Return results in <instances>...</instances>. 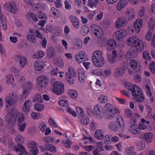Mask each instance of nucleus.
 Here are the masks:
<instances>
[{"label": "nucleus", "mask_w": 155, "mask_h": 155, "mask_svg": "<svg viewBox=\"0 0 155 155\" xmlns=\"http://www.w3.org/2000/svg\"><path fill=\"white\" fill-rule=\"evenodd\" d=\"M125 87L128 93H132V96L138 102H142L144 101V97L141 89L137 85H132L130 83L126 84Z\"/></svg>", "instance_id": "f257e3e1"}, {"label": "nucleus", "mask_w": 155, "mask_h": 155, "mask_svg": "<svg viewBox=\"0 0 155 155\" xmlns=\"http://www.w3.org/2000/svg\"><path fill=\"white\" fill-rule=\"evenodd\" d=\"M17 94L15 92L10 93L7 94L5 97V109L9 111L10 110L12 109L18 99Z\"/></svg>", "instance_id": "f03ea898"}, {"label": "nucleus", "mask_w": 155, "mask_h": 155, "mask_svg": "<svg viewBox=\"0 0 155 155\" xmlns=\"http://www.w3.org/2000/svg\"><path fill=\"white\" fill-rule=\"evenodd\" d=\"M92 59L93 64L97 67H102L105 63L102 52L100 50H96L93 52Z\"/></svg>", "instance_id": "7ed1b4c3"}, {"label": "nucleus", "mask_w": 155, "mask_h": 155, "mask_svg": "<svg viewBox=\"0 0 155 155\" xmlns=\"http://www.w3.org/2000/svg\"><path fill=\"white\" fill-rule=\"evenodd\" d=\"M127 43L129 46L136 47L138 51H142L144 49L143 42L137 37L133 36L130 37L127 39Z\"/></svg>", "instance_id": "20e7f679"}, {"label": "nucleus", "mask_w": 155, "mask_h": 155, "mask_svg": "<svg viewBox=\"0 0 155 155\" xmlns=\"http://www.w3.org/2000/svg\"><path fill=\"white\" fill-rule=\"evenodd\" d=\"M101 106L97 104L95 106L94 108V113L92 111V107L90 106L87 108V114L90 116H92L93 115L97 119L99 120L101 119L103 117V114L101 111Z\"/></svg>", "instance_id": "39448f33"}, {"label": "nucleus", "mask_w": 155, "mask_h": 155, "mask_svg": "<svg viewBox=\"0 0 155 155\" xmlns=\"http://www.w3.org/2000/svg\"><path fill=\"white\" fill-rule=\"evenodd\" d=\"M3 7L6 11L13 14H15L18 10L16 3L13 1L6 2L4 4Z\"/></svg>", "instance_id": "423d86ee"}, {"label": "nucleus", "mask_w": 155, "mask_h": 155, "mask_svg": "<svg viewBox=\"0 0 155 155\" xmlns=\"http://www.w3.org/2000/svg\"><path fill=\"white\" fill-rule=\"evenodd\" d=\"M52 89L55 94L59 95H61L64 92V84L61 81L54 82L53 83Z\"/></svg>", "instance_id": "0eeeda50"}, {"label": "nucleus", "mask_w": 155, "mask_h": 155, "mask_svg": "<svg viewBox=\"0 0 155 155\" xmlns=\"http://www.w3.org/2000/svg\"><path fill=\"white\" fill-rule=\"evenodd\" d=\"M36 82L40 88L42 89L47 86L49 82V79L45 76H40L36 79Z\"/></svg>", "instance_id": "6e6552de"}, {"label": "nucleus", "mask_w": 155, "mask_h": 155, "mask_svg": "<svg viewBox=\"0 0 155 155\" xmlns=\"http://www.w3.org/2000/svg\"><path fill=\"white\" fill-rule=\"evenodd\" d=\"M38 143L34 140L28 142L27 146L30 149V151L33 155H36L38 153Z\"/></svg>", "instance_id": "1a4fd4ad"}, {"label": "nucleus", "mask_w": 155, "mask_h": 155, "mask_svg": "<svg viewBox=\"0 0 155 155\" xmlns=\"http://www.w3.org/2000/svg\"><path fill=\"white\" fill-rule=\"evenodd\" d=\"M127 21L126 18L122 16L118 17L115 23V27L119 29L126 25Z\"/></svg>", "instance_id": "9d476101"}, {"label": "nucleus", "mask_w": 155, "mask_h": 155, "mask_svg": "<svg viewBox=\"0 0 155 155\" xmlns=\"http://www.w3.org/2000/svg\"><path fill=\"white\" fill-rule=\"evenodd\" d=\"M126 31L123 29H121L115 31L114 34V36L118 40H122L126 35Z\"/></svg>", "instance_id": "9b49d317"}, {"label": "nucleus", "mask_w": 155, "mask_h": 155, "mask_svg": "<svg viewBox=\"0 0 155 155\" xmlns=\"http://www.w3.org/2000/svg\"><path fill=\"white\" fill-rule=\"evenodd\" d=\"M92 32L98 38H100L103 35V31L101 27L99 26L93 25L91 26Z\"/></svg>", "instance_id": "f8f14e48"}, {"label": "nucleus", "mask_w": 155, "mask_h": 155, "mask_svg": "<svg viewBox=\"0 0 155 155\" xmlns=\"http://www.w3.org/2000/svg\"><path fill=\"white\" fill-rule=\"evenodd\" d=\"M75 58L77 62L80 64L82 62L87 60L86 57V54L83 51H80L79 53L76 54L75 56Z\"/></svg>", "instance_id": "ddd939ff"}, {"label": "nucleus", "mask_w": 155, "mask_h": 155, "mask_svg": "<svg viewBox=\"0 0 155 155\" xmlns=\"http://www.w3.org/2000/svg\"><path fill=\"white\" fill-rule=\"evenodd\" d=\"M69 19L72 23L74 27L76 29H78L80 27V21L79 18L74 15H71Z\"/></svg>", "instance_id": "4468645a"}, {"label": "nucleus", "mask_w": 155, "mask_h": 155, "mask_svg": "<svg viewBox=\"0 0 155 155\" xmlns=\"http://www.w3.org/2000/svg\"><path fill=\"white\" fill-rule=\"evenodd\" d=\"M154 137L153 134L151 132L145 133L141 134V138L144 140L147 143L152 142Z\"/></svg>", "instance_id": "2eb2a0df"}, {"label": "nucleus", "mask_w": 155, "mask_h": 155, "mask_svg": "<svg viewBox=\"0 0 155 155\" xmlns=\"http://www.w3.org/2000/svg\"><path fill=\"white\" fill-rule=\"evenodd\" d=\"M15 58L20 68H23L25 65L27 61L25 57L21 56L19 55H16Z\"/></svg>", "instance_id": "dca6fc26"}, {"label": "nucleus", "mask_w": 155, "mask_h": 155, "mask_svg": "<svg viewBox=\"0 0 155 155\" xmlns=\"http://www.w3.org/2000/svg\"><path fill=\"white\" fill-rule=\"evenodd\" d=\"M116 123L120 128L121 131H124L125 129L124 123L122 115H118L117 116Z\"/></svg>", "instance_id": "f3484780"}, {"label": "nucleus", "mask_w": 155, "mask_h": 155, "mask_svg": "<svg viewBox=\"0 0 155 155\" xmlns=\"http://www.w3.org/2000/svg\"><path fill=\"white\" fill-rule=\"evenodd\" d=\"M143 20L140 18L137 19L134 23V25L136 33L138 34L140 31V28L143 25Z\"/></svg>", "instance_id": "a211bd4d"}, {"label": "nucleus", "mask_w": 155, "mask_h": 155, "mask_svg": "<svg viewBox=\"0 0 155 155\" xmlns=\"http://www.w3.org/2000/svg\"><path fill=\"white\" fill-rule=\"evenodd\" d=\"M128 130L129 132L132 134H139L140 132L139 130L138 125L136 124L130 125L128 128Z\"/></svg>", "instance_id": "6ab92c4d"}, {"label": "nucleus", "mask_w": 155, "mask_h": 155, "mask_svg": "<svg viewBox=\"0 0 155 155\" xmlns=\"http://www.w3.org/2000/svg\"><path fill=\"white\" fill-rule=\"evenodd\" d=\"M78 73L80 81L82 83H84L86 78L85 71L83 68H80L78 70Z\"/></svg>", "instance_id": "aec40b11"}, {"label": "nucleus", "mask_w": 155, "mask_h": 155, "mask_svg": "<svg viewBox=\"0 0 155 155\" xmlns=\"http://www.w3.org/2000/svg\"><path fill=\"white\" fill-rule=\"evenodd\" d=\"M125 15L128 19L130 20L135 18L136 13L134 10L132 8H130L127 9Z\"/></svg>", "instance_id": "412c9836"}, {"label": "nucleus", "mask_w": 155, "mask_h": 155, "mask_svg": "<svg viewBox=\"0 0 155 155\" xmlns=\"http://www.w3.org/2000/svg\"><path fill=\"white\" fill-rule=\"evenodd\" d=\"M45 63L41 60L35 61L34 64V68L37 71H41L45 67Z\"/></svg>", "instance_id": "4be33fe9"}, {"label": "nucleus", "mask_w": 155, "mask_h": 155, "mask_svg": "<svg viewBox=\"0 0 155 155\" xmlns=\"http://www.w3.org/2000/svg\"><path fill=\"white\" fill-rule=\"evenodd\" d=\"M104 133L103 130L98 129L96 130L94 134L95 138L99 140H102L104 137Z\"/></svg>", "instance_id": "5701e85b"}, {"label": "nucleus", "mask_w": 155, "mask_h": 155, "mask_svg": "<svg viewBox=\"0 0 155 155\" xmlns=\"http://www.w3.org/2000/svg\"><path fill=\"white\" fill-rule=\"evenodd\" d=\"M31 107V102L29 100H26L24 103L22 108V111L25 113H28L30 110Z\"/></svg>", "instance_id": "b1692460"}, {"label": "nucleus", "mask_w": 155, "mask_h": 155, "mask_svg": "<svg viewBox=\"0 0 155 155\" xmlns=\"http://www.w3.org/2000/svg\"><path fill=\"white\" fill-rule=\"evenodd\" d=\"M107 44L108 45L107 49L108 50L114 49L117 47V42L113 39L108 40Z\"/></svg>", "instance_id": "393cba45"}, {"label": "nucleus", "mask_w": 155, "mask_h": 155, "mask_svg": "<svg viewBox=\"0 0 155 155\" xmlns=\"http://www.w3.org/2000/svg\"><path fill=\"white\" fill-rule=\"evenodd\" d=\"M127 4V0H120L117 3V10L118 11H120L126 6Z\"/></svg>", "instance_id": "a878e982"}, {"label": "nucleus", "mask_w": 155, "mask_h": 155, "mask_svg": "<svg viewBox=\"0 0 155 155\" xmlns=\"http://www.w3.org/2000/svg\"><path fill=\"white\" fill-rule=\"evenodd\" d=\"M126 68L124 66H122L120 68H116L114 70V73L117 76L122 75L126 71Z\"/></svg>", "instance_id": "bb28decb"}, {"label": "nucleus", "mask_w": 155, "mask_h": 155, "mask_svg": "<svg viewBox=\"0 0 155 155\" xmlns=\"http://www.w3.org/2000/svg\"><path fill=\"white\" fill-rule=\"evenodd\" d=\"M13 118L18 119V124L22 123L25 120L24 116L23 114L21 112L15 113L13 117Z\"/></svg>", "instance_id": "cd10ccee"}, {"label": "nucleus", "mask_w": 155, "mask_h": 155, "mask_svg": "<svg viewBox=\"0 0 155 155\" xmlns=\"http://www.w3.org/2000/svg\"><path fill=\"white\" fill-rule=\"evenodd\" d=\"M109 128L110 130L116 132H121L120 128L116 123L111 122L109 125Z\"/></svg>", "instance_id": "c85d7f7f"}, {"label": "nucleus", "mask_w": 155, "mask_h": 155, "mask_svg": "<svg viewBox=\"0 0 155 155\" xmlns=\"http://www.w3.org/2000/svg\"><path fill=\"white\" fill-rule=\"evenodd\" d=\"M5 83L8 86L13 85L14 81V77L11 74H8L5 79Z\"/></svg>", "instance_id": "c756f323"}, {"label": "nucleus", "mask_w": 155, "mask_h": 155, "mask_svg": "<svg viewBox=\"0 0 155 155\" xmlns=\"http://www.w3.org/2000/svg\"><path fill=\"white\" fill-rule=\"evenodd\" d=\"M26 18L30 21L36 22L38 21L37 15L34 13H30L28 14L27 15Z\"/></svg>", "instance_id": "7c9ffc66"}, {"label": "nucleus", "mask_w": 155, "mask_h": 155, "mask_svg": "<svg viewBox=\"0 0 155 155\" xmlns=\"http://www.w3.org/2000/svg\"><path fill=\"white\" fill-rule=\"evenodd\" d=\"M14 148L16 151H19L22 152L24 154H26V155H29L28 153L26 152L25 147L20 144H18L15 146Z\"/></svg>", "instance_id": "2f4dec72"}, {"label": "nucleus", "mask_w": 155, "mask_h": 155, "mask_svg": "<svg viewBox=\"0 0 155 155\" xmlns=\"http://www.w3.org/2000/svg\"><path fill=\"white\" fill-rule=\"evenodd\" d=\"M28 40L31 43H35L36 40L35 37L33 35V32L31 30H30L29 32L26 36Z\"/></svg>", "instance_id": "473e14b6"}, {"label": "nucleus", "mask_w": 155, "mask_h": 155, "mask_svg": "<svg viewBox=\"0 0 155 155\" xmlns=\"http://www.w3.org/2000/svg\"><path fill=\"white\" fill-rule=\"evenodd\" d=\"M22 87L24 90H29L30 91L32 87V84L30 81H25L22 84Z\"/></svg>", "instance_id": "72a5a7b5"}, {"label": "nucleus", "mask_w": 155, "mask_h": 155, "mask_svg": "<svg viewBox=\"0 0 155 155\" xmlns=\"http://www.w3.org/2000/svg\"><path fill=\"white\" fill-rule=\"evenodd\" d=\"M47 52V56L49 58L53 57L55 54L54 48L53 47L48 48V49Z\"/></svg>", "instance_id": "f704fd0d"}, {"label": "nucleus", "mask_w": 155, "mask_h": 155, "mask_svg": "<svg viewBox=\"0 0 155 155\" xmlns=\"http://www.w3.org/2000/svg\"><path fill=\"white\" fill-rule=\"evenodd\" d=\"M137 55V52L132 48L129 49L126 54L127 56L132 58H135Z\"/></svg>", "instance_id": "c9c22d12"}, {"label": "nucleus", "mask_w": 155, "mask_h": 155, "mask_svg": "<svg viewBox=\"0 0 155 155\" xmlns=\"http://www.w3.org/2000/svg\"><path fill=\"white\" fill-rule=\"evenodd\" d=\"M34 108L35 110L39 112L44 109L45 106L43 104L36 103L34 105Z\"/></svg>", "instance_id": "e433bc0d"}, {"label": "nucleus", "mask_w": 155, "mask_h": 155, "mask_svg": "<svg viewBox=\"0 0 155 155\" xmlns=\"http://www.w3.org/2000/svg\"><path fill=\"white\" fill-rule=\"evenodd\" d=\"M89 31L88 28L85 25H83L81 28L80 33L82 35H87Z\"/></svg>", "instance_id": "4c0bfd02"}, {"label": "nucleus", "mask_w": 155, "mask_h": 155, "mask_svg": "<svg viewBox=\"0 0 155 155\" xmlns=\"http://www.w3.org/2000/svg\"><path fill=\"white\" fill-rule=\"evenodd\" d=\"M31 116L32 119L37 120L42 117V115L40 113L33 112L31 113Z\"/></svg>", "instance_id": "58836bf2"}, {"label": "nucleus", "mask_w": 155, "mask_h": 155, "mask_svg": "<svg viewBox=\"0 0 155 155\" xmlns=\"http://www.w3.org/2000/svg\"><path fill=\"white\" fill-rule=\"evenodd\" d=\"M104 115L107 119H112L114 116L113 110L104 112Z\"/></svg>", "instance_id": "ea45409f"}, {"label": "nucleus", "mask_w": 155, "mask_h": 155, "mask_svg": "<svg viewBox=\"0 0 155 155\" xmlns=\"http://www.w3.org/2000/svg\"><path fill=\"white\" fill-rule=\"evenodd\" d=\"M45 146L46 149L50 151L55 153L57 151L56 148L53 145L47 144L45 145Z\"/></svg>", "instance_id": "a19ab883"}, {"label": "nucleus", "mask_w": 155, "mask_h": 155, "mask_svg": "<svg viewBox=\"0 0 155 155\" xmlns=\"http://www.w3.org/2000/svg\"><path fill=\"white\" fill-rule=\"evenodd\" d=\"M44 55V53L42 51H38L35 53L33 55V57L35 59H37L43 57Z\"/></svg>", "instance_id": "79ce46f5"}, {"label": "nucleus", "mask_w": 155, "mask_h": 155, "mask_svg": "<svg viewBox=\"0 0 155 155\" xmlns=\"http://www.w3.org/2000/svg\"><path fill=\"white\" fill-rule=\"evenodd\" d=\"M114 106L110 103H107L103 107L104 112L113 110Z\"/></svg>", "instance_id": "37998d69"}, {"label": "nucleus", "mask_w": 155, "mask_h": 155, "mask_svg": "<svg viewBox=\"0 0 155 155\" xmlns=\"http://www.w3.org/2000/svg\"><path fill=\"white\" fill-rule=\"evenodd\" d=\"M130 66L131 68L134 69H136L138 65L137 61L134 59H132L129 63Z\"/></svg>", "instance_id": "c03bdc74"}, {"label": "nucleus", "mask_w": 155, "mask_h": 155, "mask_svg": "<svg viewBox=\"0 0 155 155\" xmlns=\"http://www.w3.org/2000/svg\"><path fill=\"white\" fill-rule=\"evenodd\" d=\"M74 45L78 49L80 48L82 46V43L79 38H76L74 40Z\"/></svg>", "instance_id": "a18cd8bd"}, {"label": "nucleus", "mask_w": 155, "mask_h": 155, "mask_svg": "<svg viewBox=\"0 0 155 155\" xmlns=\"http://www.w3.org/2000/svg\"><path fill=\"white\" fill-rule=\"evenodd\" d=\"M98 101L100 104L105 103L107 101V96L104 95H101L98 97Z\"/></svg>", "instance_id": "49530a36"}, {"label": "nucleus", "mask_w": 155, "mask_h": 155, "mask_svg": "<svg viewBox=\"0 0 155 155\" xmlns=\"http://www.w3.org/2000/svg\"><path fill=\"white\" fill-rule=\"evenodd\" d=\"M21 36V35L17 33H15L13 34V36H10L9 39L10 41L11 42L15 43L18 41L17 38Z\"/></svg>", "instance_id": "de8ad7c7"}, {"label": "nucleus", "mask_w": 155, "mask_h": 155, "mask_svg": "<svg viewBox=\"0 0 155 155\" xmlns=\"http://www.w3.org/2000/svg\"><path fill=\"white\" fill-rule=\"evenodd\" d=\"M146 144L145 141L141 140L137 144V147L140 150H143L145 148Z\"/></svg>", "instance_id": "09e8293b"}, {"label": "nucleus", "mask_w": 155, "mask_h": 155, "mask_svg": "<svg viewBox=\"0 0 155 155\" xmlns=\"http://www.w3.org/2000/svg\"><path fill=\"white\" fill-rule=\"evenodd\" d=\"M69 96L73 99L76 98L78 96L77 91L74 90H70L68 91Z\"/></svg>", "instance_id": "8fccbe9b"}, {"label": "nucleus", "mask_w": 155, "mask_h": 155, "mask_svg": "<svg viewBox=\"0 0 155 155\" xmlns=\"http://www.w3.org/2000/svg\"><path fill=\"white\" fill-rule=\"evenodd\" d=\"M155 25V19L153 17L151 18L148 23L149 28L153 30L154 27Z\"/></svg>", "instance_id": "3c124183"}, {"label": "nucleus", "mask_w": 155, "mask_h": 155, "mask_svg": "<svg viewBox=\"0 0 155 155\" xmlns=\"http://www.w3.org/2000/svg\"><path fill=\"white\" fill-rule=\"evenodd\" d=\"M62 143L63 146L68 149L70 148L72 145V142L69 139L65 141H63Z\"/></svg>", "instance_id": "603ef678"}, {"label": "nucleus", "mask_w": 155, "mask_h": 155, "mask_svg": "<svg viewBox=\"0 0 155 155\" xmlns=\"http://www.w3.org/2000/svg\"><path fill=\"white\" fill-rule=\"evenodd\" d=\"M66 81L68 83L71 84L74 83V80L73 78L69 74L68 72H67L66 73Z\"/></svg>", "instance_id": "864d4df0"}, {"label": "nucleus", "mask_w": 155, "mask_h": 155, "mask_svg": "<svg viewBox=\"0 0 155 155\" xmlns=\"http://www.w3.org/2000/svg\"><path fill=\"white\" fill-rule=\"evenodd\" d=\"M81 122L83 124L87 125L90 122V120L87 116L85 115L81 119Z\"/></svg>", "instance_id": "5fc2aeb1"}, {"label": "nucleus", "mask_w": 155, "mask_h": 155, "mask_svg": "<svg viewBox=\"0 0 155 155\" xmlns=\"http://www.w3.org/2000/svg\"><path fill=\"white\" fill-rule=\"evenodd\" d=\"M98 2L93 0H88L87 3V6L91 8L96 7Z\"/></svg>", "instance_id": "6e6d98bb"}, {"label": "nucleus", "mask_w": 155, "mask_h": 155, "mask_svg": "<svg viewBox=\"0 0 155 155\" xmlns=\"http://www.w3.org/2000/svg\"><path fill=\"white\" fill-rule=\"evenodd\" d=\"M15 142L18 143H22L24 142V138L23 137L20 135H18L16 136L15 139Z\"/></svg>", "instance_id": "4d7b16f0"}, {"label": "nucleus", "mask_w": 155, "mask_h": 155, "mask_svg": "<svg viewBox=\"0 0 155 155\" xmlns=\"http://www.w3.org/2000/svg\"><path fill=\"white\" fill-rule=\"evenodd\" d=\"M149 69L153 74L155 73V62L151 61L149 65Z\"/></svg>", "instance_id": "13d9d810"}, {"label": "nucleus", "mask_w": 155, "mask_h": 155, "mask_svg": "<svg viewBox=\"0 0 155 155\" xmlns=\"http://www.w3.org/2000/svg\"><path fill=\"white\" fill-rule=\"evenodd\" d=\"M18 129L20 132H23L25 131L26 126V123L24 122L23 123H19L18 124Z\"/></svg>", "instance_id": "bf43d9fd"}, {"label": "nucleus", "mask_w": 155, "mask_h": 155, "mask_svg": "<svg viewBox=\"0 0 155 155\" xmlns=\"http://www.w3.org/2000/svg\"><path fill=\"white\" fill-rule=\"evenodd\" d=\"M97 148L96 149L98 150L99 152H101L104 150V144L102 142H99L97 143Z\"/></svg>", "instance_id": "052dcab7"}, {"label": "nucleus", "mask_w": 155, "mask_h": 155, "mask_svg": "<svg viewBox=\"0 0 155 155\" xmlns=\"http://www.w3.org/2000/svg\"><path fill=\"white\" fill-rule=\"evenodd\" d=\"M43 101L41 95L40 94H38L35 95L33 99V101L34 102H38L41 103Z\"/></svg>", "instance_id": "680f3d73"}, {"label": "nucleus", "mask_w": 155, "mask_h": 155, "mask_svg": "<svg viewBox=\"0 0 155 155\" xmlns=\"http://www.w3.org/2000/svg\"><path fill=\"white\" fill-rule=\"evenodd\" d=\"M153 32V30H149L147 31L145 36L146 39L147 41H150V40L151 38Z\"/></svg>", "instance_id": "e2e57ef3"}, {"label": "nucleus", "mask_w": 155, "mask_h": 155, "mask_svg": "<svg viewBox=\"0 0 155 155\" xmlns=\"http://www.w3.org/2000/svg\"><path fill=\"white\" fill-rule=\"evenodd\" d=\"M68 71L69 72V74L71 75L73 77H75L77 75L74 69V68L71 67L69 66L68 68Z\"/></svg>", "instance_id": "0e129e2a"}, {"label": "nucleus", "mask_w": 155, "mask_h": 155, "mask_svg": "<svg viewBox=\"0 0 155 155\" xmlns=\"http://www.w3.org/2000/svg\"><path fill=\"white\" fill-rule=\"evenodd\" d=\"M10 71L12 73H14L16 76L19 75V71L13 66H12L10 68Z\"/></svg>", "instance_id": "69168bd1"}, {"label": "nucleus", "mask_w": 155, "mask_h": 155, "mask_svg": "<svg viewBox=\"0 0 155 155\" xmlns=\"http://www.w3.org/2000/svg\"><path fill=\"white\" fill-rule=\"evenodd\" d=\"M107 56L108 61L111 64L114 63L115 58L113 57L112 55L110 54H107Z\"/></svg>", "instance_id": "338daca9"}, {"label": "nucleus", "mask_w": 155, "mask_h": 155, "mask_svg": "<svg viewBox=\"0 0 155 155\" xmlns=\"http://www.w3.org/2000/svg\"><path fill=\"white\" fill-rule=\"evenodd\" d=\"M39 128L41 131L43 132H45L47 128V125L44 122H42L39 125Z\"/></svg>", "instance_id": "774afa93"}]
</instances>
